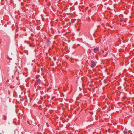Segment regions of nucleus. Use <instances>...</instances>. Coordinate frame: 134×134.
I'll return each mask as SVG.
<instances>
[{
    "label": "nucleus",
    "instance_id": "obj_1",
    "mask_svg": "<svg viewBox=\"0 0 134 134\" xmlns=\"http://www.w3.org/2000/svg\"><path fill=\"white\" fill-rule=\"evenodd\" d=\"M91 67L93 68L95 66L96 64L94 61H92L91 62Z\"/></svg>",
    "mask_w": 134,
    "mask_h": 134
},
{
    "label": "nucleus",
    "instance_id": "obj_2",
    "mask_svg": "<svg viewBox=\"0 0 134 134\" xmlns=\"http://www.w3.org/2000/svg\"><path fill=\"white\" fill-rule=\"evenodd\" d=\"M93 51L94 52L96 53L99 51V48L96 47L94 49Z\"/></svg>",
    "mask_w": 134,
    "mask_h": 134
},
{
    "label": "nucleus",
    "instance_id": "obj_3",
    "mask_svg": "<svg viewBox=\"0 0 134 134\" xmlns=\"http://www.w3.org/2000/svg\"><path fill=\"white\" fill-rule=\"evenodd\" d=\"M36 83L38 85L40 84L41 83L40 80L39 79V80H37Z\"/></svg>",
    "mask_w": 134,
    "mask_h": 134
},
{
    "label": "nucleus",
    "instance_id": "obj_4",
    "mask_svg": "<svg viewBox=\"0 0 134 134\" xmlns=\"http://www.w3.org/2000/svg\"><path fill=\"white\" fill-rule=\"evenodd\" d=\"M41 70L42 72H43L44 71V69L43 68H41Z\"/></svg>",
    "mask_w": 134,
    "mask_h": 134
},
{
    "label": "nucleus",
    "instance_id": "obj_5",
    "mask_svg": "<svg viewBox=\"0 0 134 134\" xmlns=\"http://www.w3.org/2000/svg\"><path fill=\"white\" fill-rule=\"evenodd\" d=\"M14 134H18V132H16L15 131H14Z\"/></svg>",
    "mask_w": 134,
    "mask_h": 134
},
{
    "label": "nucleus",
    "instance_id": "obj_6",
    "mask_svg": "<svg viewBox=\"0 0 134 134\" xmlns=\"http://www.w3.org/2000/svg\"><path fill=\"white\" fill-rule=\"evenodd\" d=\"M101 51H102V52L103 53H104V51H103V50H101Z\"/></svg>",
    "mask_w": 134,
    "mask_h": 134
},
{
    "label": "nucleus",
    "instance_id": "obj_7",
    "mask_svg": "<svg viewBox=\"0 0 134 134\" xmlns=\"http://www.w3.org/2000/svg\"><path fill=\"white\" fill-rule=\"evenodd\" d=\"M5 119H6V116H5Z\"/></svg>",
    "mask_w": 134,
    "mask_h": 134
}]
</instances>
